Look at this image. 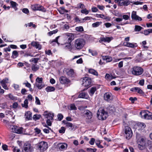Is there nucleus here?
<instances>
[{"mask_svg": "<svg viewBox=\"0 0 152 152\" xmlns=\"http://www.w3.org/2000/svg\"><path fill=\"white\" fill-rule=\"evenodd\" d=\"M59 36H58L55 39L53 40L52 41H50V43H52L53 42H56L58 44H59V43L58 42V38H59Z\"/></svg>", "mask_w": 152, "mask_h": 152, "instance_id": "51", "label": "nucleus"}, {"mask_svg": "<svg viewBox=\"0 0 152 152\" xmlns=\"http://www.w3.org/2000/svg\"><path fill=\"white\" fill-rule=\"evenodd\" d=\"M28 100L26 99L24 101V104H22L21 105L22 107L27 108L28 107Z\"/></svg>", "mask_w": 152, "mask_h": 152, "instance_id": "36", "label": "nucleus"}, {"mask_svg": "<svg viewBox=\"0 0 152 152\" xmlns=\"http://www.w3.org/2000/svg\"><path fill=\"white\" fill-rule=\"evenodd\" d=\"M85 41L82 38H78L74 42V46L77 50H80L83 48L85 44Z\"/></svg>", "mask_w": 152, "mask_h": 152, "instance_id": "2", "label": "nucleus"}, {"mask_svg": "<svg viewBox=\"0 0 152 152\" xmlns=\"http://www.w3.org/2000/svg\"><path fill=\"white\" fill-rule=\"evenodd\" d=\"M102 23V22H96L95 23H93L92 25V26L93 27H96L100 25Z\"/></svg>", "mask_w": 152, "mask_h": 152, "instance_id": "41", "label": "nucleus"}, {"mask_svg": "<svg viewBox=\"0 0 152 152\" xmlns=\"http://www.w3.org/2000/svg\"><path fill=\"white\" fill-rule=\"evenodd\" d=\"M143 34L145 35H147L149 34V29L145 30L144 31Z\"/></svg>", "mask_w": 152, "mask_h": 152, "instance_id": "63", "label": "nucleus"}, {"mask_svg": "<svg viewBox=\"0 0 152 152\" xmlns=\"http://www.w3.org/2000/svg\"><path fill=\"white\" fill-rule=\"evenodd\" d=\"M143 28L140 26L138 25H135V26L134 31H139Z\"/></svg>", "mask_w": 152, "mask_h": 152, "instance_id": "38", "label": "nucleus"}, {"mask_svg": "<svg viewBox=\"0 0 152 152\" xmlns=\"http://www.w3.org/2000/svg\"><path fill=\"white\" fill-rule=\"evenodd\" d=\"M45 52L46 54L48 55H50L52 54V52H51V50H45Z\"/></svg>", "mask_w": 152, "mask_h": 152, "instance_id": "57", "label": "nucleus"}, {"mask_svg": "<svg viewBox=\"0 0 152 152\" xmlns=\"http://www.w3.org/2000/svg\"><path fill=\"white\" fill-rule=\"evenodd\" d=\"M131 17L132 19L140 21H141L142 20V18L141 17L137 15L136 12L135 11H133L132 12V14Z\"/></svg>", "mask_w": 152, "mask_h": 152, "instance_id": "15", "label": "nucleus"}, {"mask_svg": "<svg viewBox=\"0 0 152 152\" xmlns=\"http://www.w3.org/2000/svg\"><path fill=\"white\" fill-rule=\"evenodd\" d=\"M13 152H20V150L17 147L14 148L13 150Z\"/></svg>", "mask_w": 152, "mask_h": 152, "instance_id": "61", "label": "nucleus"}, {"mask_svg": "<svg viewBox=\"0 0 152 152\" xmlns=\"http://www.w3.org/2000/svg\"><path fill=\"white\" fill-rule=\"evenodd\" d=\"M136 137L139 148L140 150H142L146 145L145 139L140 137L139 134H137Z\"/></svg>", "mask_w": 152, "mask_h": 152, "instance_id": "1", "label": "nucleus"}, {"mask_svg": "<svg viewBox=\"0 0 152 152\" xmlns=\"http://www.w3.org/2000/svg\"><path fill=\"white\" fill-rule=\"evenodd\" d=\"M33 148L31 145L30 144H28L26 145L24 147V150L27 152L28 151H33Z\"/></svg>", "mask_w": 152, "mask_h": 152, "instance_id": "23", "label": "nucleus"}, {"mask_svg": "<svg viewBox=\"0 0 152 152\" xmlns=\"http://www.w3.org/2000/svg\"><path fill=\"white\" fill-rule=\"evenodd\" d=\"M31 8L34 11L39 10L43 12L46 11L45 9L43 7L38 4L31 5Z\"/></svg>", "mask_w": 152, "mask_h": 152, "instance_id": "10", "label": "nucleus"}, {"mask_svg": "<svg viewBox=\"0 0 152 152\" xmlns=\"http://www.w3.org/2000/svg\"><path fill=\"white\" fill-rule=\"evenodd\" d=\"M77 6L78 7L80 8L83 9L85 7L84 5L83 4L81 3L79 4H78Z\"/></svg>", "mask_w": 152, "mask_h": 152, "instance_id": "59", "label": "nucleus"}, {"mask_svg": "<svg viewBox=\"0 0 152 152\" xmlns=\"http://www.w3.org/2000/svg\"><path fill=\"white\" fill-rule=\"evenodd\" d=\"M57 117L58 119L60 121L63 118V115L61 113L57 115Z\"/></svg>", "mask_w": 152, "mask_h": 152, "instance_id": "55", "label": "nucleus"}, {"mask_svg": "<svg viewBox=\"0 0 152 152\" xmlns=\"http://www.w3.org/2000/svg\"><path fill=\"white\" fill-rule=\"evenodd\" d=\"M74 74V70L72 69H70L67 72V74L70 77H72L73 76Z\"/></svg>", "mask_w": 152, "mask_h": 152, "instance_id": "34", "label": "nucleus"}, {"mask_svg": "<svg viewBox=\"0 0 152 152\" xmlns=\"http://www.w3.org/2000/svg\"><path fill=\"white\" fill-rule=\"evenodd\" d=\"M96 90V87H92L90 90L89 92V94L91 96H92L94 94Z\"/></svg>", "mask_w": 152, "mask_h": 152, "instance_id": "35", "label": "nucleus"}, {"mask_svg": "<svg viewBox=\"0 0 152 152\" xmlns=\"http://www.w3.org/2000/svg\"><path fill=\"white\" fill-rule=\"evenodd\" d=\"M43 79L42 78L37 77L36 79L35 85L39 89H41L44 87V85L42 84Z\"/></svg>", "mask_w": 152, "mask_h": 152, "instance_id": "11", "label": "nucleus"}, {"mask_svg": "<svg viewBox=\"0 0 152 152\" xmlns=\"http://www.w3.org/2000/svg\"><path fill=\"white\" fill-rule=\"evenodd\" d=\"M91 80L90 78L85 77L83 80L82 85L83 86L88 87L91 85Z\"/></svg>", "mask_w": 152, "mask_h": 152, "instance_id": "13", "label": "nucleus"}, {"mask_svg": "<svg viewBox=\"0 0 152 152\" xmlns=\"http://www.w3.org/2000/svg\"><path fill=\"white\" fill-rule=\"evenodd\" d=\"M104 100L108 102L111 101L113 99L112 94L109 92L106 93L104 94Z\"/></svg>", "mask_w": 152, "mask_h": 152, "instance_id": "14", "label": "nucleus"}, {"mask_svg": "<svg viewBox=\"0 0 152 152\" xmlns=\"http://www.w3.org/2000/svg\"><path fill=\"white\" fill-rule=\"evenodd\" d=\"M97 115L99 119L102 120L105 119L107 116V113L102 108H100L98 110Z\"/></svg>", "mask_w": 152, "mask_h": 152, "instance_id": "4", "label": "nucleus"}, {"mask_svg": "<svg viewBox=\"0 0 152 152\" xmlns=\"http://www.w3.org/2000/svg\"><path fill=\"white\" fill-rule=\"evenodd\" d=\"M31 45L32 46L35 47L36 48L39 50H40L41 48V45L37 42H32L31 43Z\"/></svg>", "mask_w": 152, "mask_h": 152, "instance_id": "22", "label": "nucleus"}, {"mask_svg": "<svg viewBox=\"0 0 152 152\" xmlns=\"http://www.w3.org/2000/svg\"><path fill=\"white\" fill-rule=\"evenodd\" d=\"M41 116V115H34L33 116V119L34 120L36 121L39 119Z\"/></svg>", "mask_w": 152, "mask_h": 152, "instance_id": "44", "label": "nucleus"}, {"mask_svg": "<svg viewBox=\"0 0 152 152\" xmlns=\"http://www.w3.org/2000/svg\"><path fill=\"white\" fill-rule=\"evenodd\" d=\"M113 38L112 37H102L100 38V39L99 41V42L101 43L102 42H110L112 39Z\"/></svg>", "mask_w": 152, "mask_h": 152, "instance_id": "20", "label": "nucleus"}, {"mask_svg": "<svg viewBox=\"0 0 152 152\" xmlns=\"http://www.w3.org/2000/svg\"><path fill=\"white\" fill-rule=\"evenodd\" d=\"M32 113L30 111L27 112L25 114L26 119V120H29L32 119Z\"/></svg>", "mask_w": 152, "mask_h": 152, "instance_id": "25", "label": "nucleus"}, {"mask_svg": "<svg viewBox=\"0 0 152 152\" xmlns=\"http://www.w3.org/2000/svg\"><path fill=\"white\" fill-rule=\"evenodd\" d=\"M10 3L12 7L15 10H17L16 6L18 5V4H17L15 2L13 1H10Z\"/></svg>", "mask_w": 152, "mask_h": 152, "instance_id": "33", "label": "nucleus"}, {"mask_svg": "<svg viewBox=\"0 0 152 152\" xmlns=\"http://www.w3.org/2000/svg\"><path fill=\"white\" fill-rule=\"evenodd\" d=\"M131 71L132 75L135 76H138L142 74L143 69L140 66H134L131 68Z\"/></svg>", "mask_w": 152, "mask_h": 152, "instance_id": "3", "label": "nucleus"}, {"mask_svg": "<svg viewBox=\"0 0 152 152\" xmlns=\"http://www.w3.org/2000/svg\"><path fill=\"white\" fill-rule=\"evenodd\" d=\"M70 107L71 110H77V107L74 104H71L70 105Z\"/></svg>", "mask_w": 152, "mask_h": 152, "instance_id": "52", "label": "nucleus"}, {"mask_svg": "<svg viewBox=\"0 0 152 152\" xmlns=\"http://www.w3.org/2000/svg\"><path fill=\"white\" fill-rule=\"evenodd\" d=\"M50 130L51 131H53L52 129L50 127H48V128L44 129H43V131L45 133H48L49 132Z\"/></svg>", "mask_w": 152, "mask_h": 152, "instance_id": "46", "label": "nucleus"}, {"mask_svg": "<svg viewBox=\"0 0 152 152\" xmlns=\"http://www.w3.org/2000/svg\"><path fill=\"white\" fill-rule=\"evenodd\" d=\"M129 17L126 15H123V19H124L126 20H128L129 18Z\"/></svg>", "mask_w": 152, "mask_h": 152, "instance_id": "56", "label": "nucleus"}, {"mask_svg": "<svg viewBox=\"0 0 152 152\" xmlns=\"http://www.w3.org/2000/svg\"><path fill=\"white\" fill-rule=\"evenodd\" d=\"M65 132V129L64 127H62L61 129L59 130V132L60 133H64Z\"/></svg>", "mask_w": 152, "mask_h": 152, "instance_id": "54", "label": "nucleus"}, {"mask_svg": "<svg viewBox=\"0 0 152 152\" xmlns=\"http://www.w3.org/2000/svg\"><path fill=\"white\" fill-rule=\"evenodd\" d=\"M96 16L97 18H101L104 19H107V17L102 14H96Z\"/></svg>", "mask_w": 152, "mask_h": 152, "instance_id": "40", "label": "nucleus"}, {"mask_svg": "<svg viewBox=\"0 0 152 152\" xmlns=\"http://www.w3.org/2000/svg\"><path fill=\"white\" fill-rule=\"evenodd\" d=\"M88 72L89 73L94 75L97 76L98 75L97 72L94 69H90L89 70Z\"/></svg>", "mask_w": 152, "mask_h": 152, "instance_id": "39", "label": "nucleus"}, {"mask_svg": "<svg viewBox=\"0 0 152 152\" xmlns=\"http://www.w3.org/2000/svg\"><path fill=\"white\" fill-rule=\"evenodd\" d=\"M22 11L23 12L26 14H27L29 12V10L27 8L23 9L22 10Z\"/></svg>", "mask_w": 152, "mask_h": 152, "instance_id": "64", "label": "nucleus"}, {"mask_svg": "<svg viewBox=\"0 0 152 152\" xmlns=\"http://www.w3.org/2000/svg\"><path fill=\"white\" fill-rule=\"evenodd\" d=\"M71 42H68L66 44V45L65 47V48L66 49H68L69 50H71L72 48V46Z\"/></svg>", "mask_w": 152, "mask_h": 152, "instance_id": "31", "label": "nucleus"}, {"mask_svg": "<svg viewBox=\"0 0 152 152\" xmlns=\"http://www.w3.org/2000/svg\"><path fill=\"white\" fill-rule=\"evenodd\" d=\"M82 114L86 118L87 123H90L91 122V119L92 117L93 114L91 111L88 110H85L83 111Z\"/></svg>", "mask_w": 152, "mask_h": 152, "instance_id": "5", "label": "nucleus"}, {"mask_svg": "<svg viewBox=\"0 0 152 152\" xmlns=\"http://www.w3.org/2000/svg\"><path fill=\"white\" fill-rule=\"evenodd\" d=\"M63 122L67 127H70L72 128V129L73 128L74 126L72 123L66 121H63Z\"/></svg>", "mask_w": 152, "mask_h": 152, "instance_id": "24", "label": "nucleus"}, {"mask_svg": "<svg viewBox=\"0 0 152 152\" xmlns=\"http://www.w3.org/2000/svg\"><path fill=\"white\" fill-rule=\"evenodd\" d=\"M89 53H91L92 55L93 56H95L97 55V53L95 50H93L90 49L88 50Z\"/></svg>", "mask_w": 152, "mask_h": 152, "instance_id": "43", "label": "nucleus"}, {"mask_svg": "<svg viewBox=\"0 0 152 152\" xmlns=\"http://www.w3.org/2000/svg\"><path fill=\"white\" fill-rule=\"evenodd\" d=\"M62 37L66 42H71L75 39V35L72 33H66L62 34Z\"/></svg>", "mask_w": 152, "mask_h": 152, "instance_id": "6", "label": "nucleus"}, {"mask_svg": "<svg viewBox=\"0 0 152 152\" xmlns=\"http://www.w3.org/2000/svg\"><path fill=\"white\" fill-rule=\"evenodd\" d=\"M95 141V139L93 138L91 139V140L90 141L89 143L91 145H94Z\"/></svg>", "mask_w": 152, "mask_h": 152, "instance_id": "62", "label": "nucleus"}, {"mask_svg": "<svg viewBox=\"0 0 152 152\" xmlns=\"http://www.w3.org/2000/svg\"><path fill=\"white\" fill-rule=\"evenodd\" d=\"M58 31V30L57 29H56L54 30H53L52 31H51L48 33V34L50 36H51L53 34L56 33Z\"/></svg>", "mask_w": 152, "mask_h": 152, "instance_id": "49", "label": "nucleus"}, {"mask_svg": "<svg viewBox=\"0 0 152 152\" xmlns=\"http://www.w3.org/2000/svg\"><path fill=\"white\" fill-rule=\"evenodd\" d=\"M45 90L48 92L53 91H55V88L53 87L48 86L46 88Z\"/></svg>", "mask_w": 152, "mask_h": 152, "instance_id": "32", "label": "nucleus"}, {"mask_svg": "<svg viewBox=\"0 0 152 152\" xmlns=\"http://www.w3.org/2000/svg\"><path fill=\"white\" fill-rule=\"evenodd\" d=\"M69 28V26L67 24H65L64 25L63 28L67 30Z\"/></svg>", "mask_w": 152, "mask_h": 152, "instance_id": "60", "label": "nucleus"}, {"mask_svg": "<svg viewBox=\"0 0 152 152\" xmlns=\"http://www.w3.org/2000/svg\"><path fill=\"white\" fill-rule=\"evenodd\" d=\"M75 30L79 31H83V28L82 26L77 27L76 28Z\"/></svg>", "mask_w": 152, "mask_h": 152, "instance_id": "50", "label": "nucleus"}, {"mask_svg": "<svg viewBox=\"0 0 152 152\" xmlns=\"http://www.w3.org/2000/svg\"><path fill=\"white\" fill-rule=\"evenodd\" d=\"M79 98L87 99L88 97V94L85 92L80 93L79 95Z\"/></svg>", "mask_w": 152, "mask_h": 152, "instance_id": "27", "label": "nucleus"}, {"mask_svg": "<svg viewBox=\"0 0 152 152\" xmlns=\"http://www.w3.org/2000/svg\"><path fill=\"white\" fill-rule=\"evenodd\" d=\"M124 136L127 139H130L133 135L132 132L131 128L128 126H125L124 128Z\"/></svg>", "mask_w": 152, "mask_h": 152, "instance_id": "8", "label": "nucleus"}, {"mask_svg": "<svg viewBox=\"0 0 152 152\" xmlns=\"http://www.w3.org/2000/svg\"><path fill=\"white\" fill-rule=\"evenodd\" d=\"M39 60V58H31L30 60V61L33 62L34 63H37L38 61Z\"/></svg>", "mask_w": 152, "mask_h": 152, "instance_id": "45", "label": "nucleus"}, {"mask_svg": "<svg viewBox=\"0 0 152 152\" xmlns=\"http://www.w3.org/2000/svg\"><path fill=\"white\" fill-rule=\"evenodd\" d=\"M131 91H137L139 94H142V91L140 88L137 87L133 88L131 89Z\"/></svg>", "mask_w": 152, "mask_h": 152, "instance_id": "26", "label": "nucleus"}, {"mask_svg": "<svg viewBox=\"0 0 152 152\" xmlns=\"http://www.w3.org/2000/svg\"><path fill=\"white\" fill-rule=\"evenodd\" d=\"M36 101L35 103L37 104L40 105V100L37 97H35Z\"/></svg>", "mask_w": 152, "mask_h": 152, "instance_id": "58", "label": "nucleus"}, {"mask_svg": "<svg viewBox=\"0 0 152 152\" xmlns=\"http://www.w3.org/2000/svg\"><path fill=\"white\" fill-rule=\"evenodd\" d=\"M137 126L140 129H143L145 127V125L142 123H139L137 124Z\"/></svg>", "mask_w": 152, "mask_h": 152, "instance_id": "37", "label": "nucleus"}, {"mask_svg": "<svg viewBox=\"0 0 152 152\" xmlns=\"http://www.w3.org/2000/svg\"><path fill=\"white\" fill-rule=\"evenodd\" d=\"M102 58L104 60H105L107 62H110L112 60V58L109 56H103Z\"/></svg>", "mask_w": 152, "mask_h": 152, "instance_id": "29", "label": "nucleus"}, {"mask_svg": "<svg viewBox=\"0 0 152 152\" xmlns=\"http://www.w3.org/2000/svg\"><path fill=\"white\" fill-rule=\"evenodd\" d=\"M18 51L16 50H14L12 52L11 57L13 58H15L18 56Z\"/></svg>", "mask_w": 152, "mask_h": 152, "instance_id": "30", "label": "nucleus"}, {"mask_svg": "<svg viewBox=\"0 0 152 152\" xmlns=\"http://www.w3.org/2000/svg\"><path fill=\"white\" fill-rule=\"evenodd\" d=\"M86 151L88 152H95L96 151V148H87Z\"/></svg>", "mask_w": 152, "mask_h": 152, "instance_id": "48", "label": "nucleus"}, {"mask_svg": "<svg viewBox=\"0 0 152 152\" xmlns=\"http://www.w3.org/2000/svg\"><path fill=\"white\" fill-rule=\"evenodd\" d=\"M136 43H131L129 42H125L124 43V45L125 46L133 48L135 47Z\"/></svg>", "mask_w": 152, "mask_h": 152, "instance_id": "21", "label": "nucleus"}, {"mask_svg": "<svg viewBox=\"0 0 152 152\" xmlns=\"http://www.w3.org/2000/svg\"><path fill=\"white\" fill-rule=\"evenodd\" d=\"M81 12L82 13L85 14L86 15L88 14L89 13L88 10H87L86 9L82 10L81 11Z\"/></svg>", "mask_w": 152, "mask_h": 152, "instance_id": "53", "label": "nucleus"}, {"mask_svg": "<svg viewBox=\"0 0 152 152\" xmlns=\"http://www.w3.org/2000/svg\"><path fill=\"white\" fill-rule=\"evenodd\" d=\"M8 79L6 78L4 79L1 81L0 82V83L2 87L5 89H7V87L6 85V84L8 83Z\"/></svg>", "mask_w": 152, "mask_h": 152, "instance_id": "16", "label": "nucleus"}, {"mask_svg": "<svg viewBox=\"0 0 152 152\" xmlns=\"http://www.w3.org/2000/svg\"><path fill=\"white\" fill-rule=\"evenodd\" d=\"M143 116L145 119H150L152 118V115L151 113H149V114L146 113H145Z\"/></svg>", "mask_w": 152, "mask_h": 152, "instance_id": "28", "label": "nucleus"}, {"mask_svg": "<svg viewBox=\"0 0 152 152\" xmlns=\"http://www.w3.org/2000/svg\"><path fill=\"white\" fill-rule=\"evenodd\" d=\"M38 149L41 152L46 150L48 147L47 142L44 141L41 142L38 144Z\"/></svg>", "mask_w": 152, "mask_h": 152, "instance_id": "9", "label": "nucleus"}, {"mask_svg": "<svg viewBox=\"0 0 152 152\" xmlns=\"http://www.w3.org/2000/svg\"><path fill=\"white\" fill-rule=\"evenodd\" d=\"M39 69V67L36 65L33 64L32 66V70L34 72H36Z\"/></svg>", "mask_w": 152, "mask_h": 152, "instance_id": "42", "label": "nucleus"}, {"mask_svg": "<svg viewBox=\"0 0 152 152\" xmlns=\"http://www.w3.org/2000/svg\"><path fill=\"white\" fill-rule=\"evenodd\" d=\"M57 146L60 150L63 151L66 149L67 145L66 143H60L58 144Z\"/></svg>", "mask_w": 152, "mask_h": 152, "instance_id": "18", "label": "nucleus"}, {"mask_svg": "<svg viewBox=\"0 0 152 152\" xmlns=\"http://www.w3.org/2000/svg\"><path fill=\"white\" fill-rule=\"evenodd\" d=\"M53 119H47L46 121V123L48 126H50L52 125V122Z\"/></svg>", "mask_w": 152, "mask_h": 152, "instance_id": "47", "label": "nucleus"}, {"mask_svg": "<svg viewBox=\"0 0 152 152\" xmlns=\"http://www.w3.org/2000/svg\"><path fill=\"white\" fill-rule=\"evenodd\" d=\"M9 128L11 132L17 134H21L23 132V128L21 127H18L13 125H10Z\"/></svg>", "mask_w": 152, "mask_h": 152, "instance_id": "7", "label": "nucleus"}, {"mask_svg": "<svg viewBox=\"0 0 152 152\" xmlns=\"http://www.w3.org/2000/svg\"><path fill=\"white\" fill-rule=\"evenodd\" d=\"M43 115L45 117V118L47 119H53L54 117V114L51 113H47V111L45 112L43 114Z\"/></svg>", "mask_w": 152, "mask_h": 152, "instance_id": "17", "label": "nucleus"}, {"mask_svg": "<svg viewBox=\"0 0 152 152\" xmlns=\"http://www.w3.org/2000/svg\"><path fill=\"white\" fill-rule=\"evenodd\" d=\"M115 3H118V5L120 6L123 5L127 6L131 2L128 0L124 1V0H115Z\"/></svg>", "mask_w": 152, "mask_h": 152, "instance_id": "12", "label": "nucleus"}, {"mask_svg": "<svg viewBox=\"0 0 152 152\" xmlns=\"http://www.w3.org/2000/svg\"><path fill=\"white\" fill-rule=\"evenodd\" d=\"M59 80L60 83L62 84L68 83L70 82L69 79L64 76L61 77L59 78Z\"/></svg>", "mask_w": 152, "mask_h": 152, "instance_id": "19", "label": "nucleus"}]
</instances>
